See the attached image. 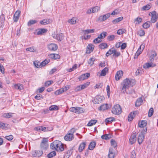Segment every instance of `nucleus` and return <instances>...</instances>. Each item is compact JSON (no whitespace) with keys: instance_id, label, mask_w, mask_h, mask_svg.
Here are the masks:
<instances>
[{"instance_id":"53","label":"nucleus","mask_w":158,"mask_h":158,"mask_svg":"<svg viewBox=\"0 0 158 158\" xmlns=\"http://www.w3.org/2000/svg\"><path fill=\"white\" fill-rule=\"evenodd\" d=\"M95 61V59L94 58H90L88 61L89 64L90 65H92L94 64V61Z\"/></svg>"},{"instance_id":"6","label":"nucleus","mask_w":158,"mask_h":158,"mask_svg":"<svg viewBox=\"0 0 158 158\" xmlns=\"http://www.w3.org/2000/svg\"><path fill=\"white\" fill-rule=\"evenodd\" d=\"M100 10V8L98 6H95L90 9H89L87 11V13L90 14L91 13H94L98 12Z\"/></svg>"},{"instance_id":"16","label":"nucleus","mask_w":158,"mask_h":158,"mask_svg":"<svg viewBox=\"0 0 158 158\" xmlns=\"http://www.w3.org/2000/svg\"><path fill=\"white\" fill-rule=\"evenodd\" d=\"M20 11H17L14 15L13 19L14 21L16 22L18 20L20 15Z\"/></svg>"},{"instance_id":"32","label":"nucleus","mask_w":158,"mask_h":158,"mask_svg":"<svg viewBox=\"0 0 158 158\" xmlns=\"http://www.w3.org/2000/svg\"><path fill=\"white\" fill-rule=\"evenodd\" d=\"M115 120V119L113 117H110L108 118H106L105 120V122L106 123V124H107V123H111L112 122H113Z\"/></svg>"},{"instance_id":"62","label":"nucleus","mask_w":158,"mask_h":158,"mask_svg":"<svg viewBox=\"0 0 158 158\" xmlns=\"http://www.w3.org/2000/svg\"><path fill=\"white\" fill-rule=\"evenodd\" d=\"M136 157V154L135 151L133 150L131 153V158H135Z\"/></svg>"},{"instance_id":"4","label":"nucleus","mask_w":158,"mask_h":158,"mask_svg":"<svg viewBox=\"0 0 158 158\" xmlns=\"http://www.w3.org/2000/svg\"><path fill=\"white\" fill-rule=\"evenodd\" d=\"M40 148L42 150H46L48 148V140L46 138H44L42 141L40 145Z\"/></svg>"},{"instance_id":"43","label":"nucleus","mask_w":158,"mask_h":158,"mask_svg":"<svg viewBox=\"0 0 158 158\" xmlns=\"http://www.w3.org/2000/svg\"><path fill=\"white\" fill-rule=\"evenodd\" d=\"M58 109V107L56 105H52L49 108V109L51 111L57 110Z\"/></svg>"},{"instance_id":"5","label":"nucleus","mask_w":158,"mask_h":158,"mask_svg":"<svg viewBox=\"0 0 158 158\" xmlns=\"http://www.w3.org/2000/svg\"><path fill=\"white\" fill-rule=\"evenodd\" d=\"M151 14L152 17L151 21L152 23H154L158 19V15L155 11L150 12L149 15H150Z\"/></svg>"},{"instance_id":"58","label":"nucleus","mask_w":158,"mask_h":158,"mask_svg":"<svg viewBox=\"0 0 158 158\" xmlns=\"http://www.w3.org/2000/svg\"><path fill=\"white\" fill-rule=\"evenodd\" d=\"M125 30L123 29H119L117 33L118 35H121L125 33Z\"/></svg>"},{"instance_id":"48","label":"nucleus","mask_w":158,"mask_h":158,"mask_svg":"<svg viewBox=\"0 0 158 158\" xmlns=\"http://www.w3.org/2000/svg\"><path fill=\"white\" fill-rule=\"evenodd\" d=\"M110 143L111 145L113 146L114 148L117 147V143L113 139H112L110 141Z\"/></svg>"},{"instance_id":"54","label":"nucleus","mask_w":158,"mask_h":158,"mask_svg":"<svg viewBox=\"0 0 158 158\" xmlns=\"http://www.w3.org/2000/svg\"><path fill=\"white\" fill-rule=\"evenodd\" d=\"M115 36L114 35H109L107 37V39L109 41L113 40L114 39Z\"/></svg>"},{"instance_id":"7","label":"nucleus","mask_w":158,"mask_h":158,"mask_svg":"<svg viewBox=\"0 0 158 158\" xmlns=\"http://www.w3.org/2000/svg\"><path fill=\"white\" fill-rule=\"evenodd\" d=\"M104 99V97L102 96H98L96 97L94 100V103L98 104L101 103Z\"/></svg>"},{"instance_id":"8","label":"nucleus","mask_w":158,"mask_h":158,"mask_svg":"<svg viewBox=\"0 0 158 158\" xmlns=\"http://www.w3.org/2000/svg\"><path fill=\"white\" fill-rule=\"evenodd\" d=\"M43 154V151H42L36 150L33 151L32 152V155L34 157L40 156Z\"/></svg>"},{"instance_id":"17","label":"nucleus","mask_w":158,"mask_h":158,"mask_svg":"<svg viewBox=\"0 0 158 158\" xmlns=\"http://www.w3.org/2000/svg\"><path fill=\"white\" fill-rule=\"evenodd\" d=\"M74 138V135L72 134H68L64 137V139L66 141H70Z\"/></svg>"},{"instance_id":"26","label":"nucleus","mask_w":158,"mask_h":158,"mask_svg":"<svg viewBox=\"0 0 158 158\" xmlns=\"http://www.w3.org/2000/svg\"><path fill=\"white\" fill-rule=\"evenodd\" d=\"M108 69L107 67L105 68L103 70H102L100 73V76H105L107 72H108Z\"/></svg>"},{"instance_id":"24","label":"nucleus","mask_w":158,"mask_h":158,"mask_svg":"<svg viewBox=\"0 0 158 158\" xmlns=\"http://www.w3.org/2000/svg\"><path fill=\"white\" fill-rule=\"evenodd\" d=\"M112 135L110 134H105L101 136L102 139L108 140L111 138Z\"/></svg>"},{"instance_id":"15","label":"nucleus","mask_w":158,"mask_h":158,"mask_svg":"<svg viewBox=\"0 0 158 158\" xmlns=\"http://www.w3.org/2000/svg\"><path fill=\"white\" fill-rule=\"evenodd\" d=\"M123 75V72L122 71H119L117 72L115 76V79L116 81L119 80Z\"/></svg>"},{"instance_id":"60","label":"nucleus","mask_w":158,"mask_h":158,"mask_svg":"<svg viewBox=\"0 0 158 158\" xmlns=\"http://www.w3.org/2000/svg\"><path fill=\"white\" fill-rule=\"evenodd\" d=\"M94 31V29H87L85 30L84 31L85 32V33L86 34H88L89 33H93Z\"/></svg>"},{"instance_id":"42","label":"nucleus","mask_w":158,"mask_h":158,"mask_svg":"<svg viewBox=\"0 0 158 158\" xmlns=\"http://www.w3.org/2000/svg\"><path fill=\"white\" fill-rule=\"evenodd\" d=\"M56 153L55 151H52L47 155L48 158H51L56 155Z\"/></svg>"},{"instance_id":"28","label":"nucleus","mask_w":158,"mask_h":158,"mask_svg":"<svg viewBox=\"0 0 158 158\" xmlns=\"http://www.w3.org/2000/svg\"><path fill=\"white\" fill-rule=\"evenodd\" d=\"M50 22V20L49 19H46L40 21V23L41 24L46 25L49 24Z\"/></svg>"},{"instance_id":"29","label":"nucleus","mask_w":158,"mask_h":158,"mask_svg":"<svg viewBox=\"0 0 158 158\" xmlns=\"http://www.w3.org/2000/svg\"><path fill=\"white\" fill-rule=\"evenodd\" d=\"M96 144L95 142H91L89 145L88 149L90 150H93L95 148Z\"/></svg>"},{"instance_id":"39","label":"nucleus","mask_w":158,"mask_h":158,"mask_svg":"<svg viewBox=\"0 0 158 158\" xmlns=\"http://www.w3.org/2000/svg\"><path fill=\"white\" fill-rule=\"evenodd\" d=\"M47 31V30L44 29L42 28L40 29L39 31L37 32V35H41L42 33H44Z\"/></svg>"},{"instance_id":"38","label":"nucleus","mask_w":158,"mask_h":158,"mask_svg":"<svg viewBox=\"0 0 158 158\" xmlns=\"http://www.w3.org/2000/svg\"><path fill=\"white\" fill-rule=\"evenodd\" d=\"M107 34H108L107 32L105 31H103L98 36V37H99L101 39H103L105 38Z\"/></svg>"},{"instance_id":"36","label":"nucleus","mask_w":158,"mask_h":158,"mask_svg":"<svg viewBox=\"0 0 158 158\" xmlns=\"http://www.w3.org/2000/svg\"><path fill=\"white\" fill-rule=\"evenodd\" d=\"M64 91V88H61L56 91L55 92V94L56 95H58L62 94Z\"/></svg>"},{"instance_id":"57","label":"nucleus","mask_w":158,"mask_h":158,"mask_svg":"<svg viewBox=\"0 0 158 158\" xmlns=\"http://www.w3.org/2000/svg\"><path fill=\"white\" fill-rule=\"evenodd\" d=\"M5 138L8 140H11L13 139V136L12 135H10L8 136H6Z\"/></svg>"},{"instance_id":"52","label":"nucleus","mask_w":158,"mask_h":158,"mask_svg":"<svg viewBox=\"0 0 158 158\" xmlns=\"http://www.w3.org/2000/svg\"><path fill=\"white\" fill-rule=\"evenodd\" d=\"M26 50L29 51L31 52H35L36 51V50L34 48V47H31L27 48L26 49Z\"/></svg>"},{"instance_id":"59","label":"nucleus","mask_w":158,"mask_h":158,"mask_svg":"<svg viewBox=\"0 0 158 158\" xmlns=\"http://www.w3.org/2000/svg\"><path fill=\"white\" fill-rule=\"evenodd\" d=\"M143 129L141 130V133L140 134H142L143 135H144V134H146L147 129L146 127L143 128Z\"/></svg>"},{"instance_id":"19","label":"nucleus","mask_w":158,"mask_h":158,"mask_svg":"<svg viewBox=\"0 0 158 158\" xmlns=\"http://www.w3.org/2000/svg\"><path fill=\"white\" fill-rule=\"evenodd\" d=\"M136 113V111L131 112L129 114L128 118V119L129 121H131L133 120L135 116Z\"/></svg>"},{"instance_id":"22","label":"nucleus","mask_w":158,"mask_h":158,"mask_svg":"<svg viewBox=\"0 0 158 158\" xmlns=\"http://www.w3.org/2000/svg\"><path fill=\"white\" fill-rule=\"evenodd\" d=\"M14 88L15 89L18 90H22L23 89V85L20 84H15L14 85Z\"/></svg>"},{"instance_id":"11","label":"nucleus","mask_w":158,"mask_h":158,"mask_svg":"<svg viewBox=\"0 0 158 158\" xmlns=\"http://www.w3.org/2000/svg\"><path fill=\"white\" fill-rule=\"evenodd\" d=\"M90 76V73H86L81 75L79 77V79L80 81H82L85 79H86L89 78Z\"/></svg>"},{"instance_id":"34","label":"nucleus","mask_w":158,"mask_h":158,"mask_svg":"<svg viewBox=\"0 0 158 158\" xmlns=\"http://www.w3.org/2000/svg\"><path fill=\"white\" fill-rule=\"evenodd\" d=\"M142 102L143 100L142 98H139L137 99L135 102V105L136 106H139L141 105Z\"/></svg>"},{"instance_id":"3","label":"nucleus","mask_w":158,"mask_h":158,"mask_svg":"<svg viewBox=\"0 0 158 158\" xmlns=\"http://www.w3.org/2000/svg\"><path fill=\"white\" fill-rule=\"evenodd\" d=\"M112 113L115 114H119L122 112V109L120 105L117 104L112 108Z\"/></svg>"},{"instance_id":"21","label":"nucleus","mask_w":158,"mask_h":158,"mask_svg":"<svg viewBox=\"0 0 158 158\" xmlns=\"http://www.w3.org/2000/svg\"><path fill=\"white\" fill-rule=\"evenodd\" d=\"M86 144L85 142H83L81 143L79 146L78 148L79 151L80 152H82L85 148Z\"/></svg>"},{"instance_id":"33","label":"nucleus","mask_w":158,"mask_h":158,"mask_svg":"<svg viewBox=\"0 0 158 158\" xmlns=\"http://www.w3.org/2000/svg\"><path fill=\"white\" fill-rule=\"evenodd\" d=\"M64 38L63 35L62 33H59L56 35V39L58 40L61 41Z\"/></svg>"},{"instance_id":"35","label":"nucleus","mask_w":158,"mask_h":158,"mask_svg":"<svg viewBox=\"0 0 158 158\" xmlns=\"http://www.w3.org/2000/svg\"><path fill=\"white\" fill-rule=\"evenodd\" d=\"M97 122V120H92L89 122L87 124L88 126H91L95 124Z\"/></svg>"},{"instance_id":"55","label":"nucleus","mask_w":158,"mask_h":158,"mask_svg":"<svg viewBox=\"0 0 158 158\" xmlns=\"http://www.w3.org/2000/svg\"><path fill=\"white\" fill-rule=\"evenodd\" d=\"M40 62H37V61H35L34 62V64L36 68H40L42 67V66L40 64Z\"/></svg>"},{"instance_id":"12","label":"nucleus","mask_w":158,"mask_h":158,"mask_svg":"<svg viewBox=\"0 0 158 158\" xmlns=\"http://www.w3.org/2000/svg\"><path fill=\"white\" fill-rule=\"evenodd\" d=\"M48 47L49 50L53 51H56L58 48L57 45L55 44H51Z\"/></svg>"},{"instance_id":"18","label":"nucleus","mask_w":158,"mask_h":158,"mask_svg":"<svg viewBox=\"0 0 158 158\" xmlns=\"http://www.w3.org/2000/svg\"><path fill=\"white\" fill-rule=\"evenodd\" d=\"M144 138V135H143L142 134H139L138 138V142L139 144H140L142 143Z\"/></svg>"},{"instance_id":"25","label":"nucleus","mask_w":158,"mask_h":158,"mask_svg":"<svg viewBox=\"0 0 158 158\" xmlns=\"http://www.w3.org/2000/svg\"><path fill=\"white\" fill-rule=\"evenodd\" d=\"M108 108L109 107L108 106V104H106L101 105L99 107L98 109L100 110H105L108 109Z\"/></svg>"},{"instance_id":"9","label":"nucleus","mask_w":158,"mask_h":158,"mask_svg":"<svg viewBox=\"0 0 158 158\" xmlns=\"http://www.w3.org/2000/svg\"><path fill=\"white\" fill-rule=\"evenodd\" d=\"M94 46L92 44H89L88 46L86 51V53L87 54H89L94 50Z\"/></svg>"},{"instance_id":"45","label":"nucleus","mask_w":158,"mask_h":158,"mask_svg":"<svg viewBox=\"0 0 158 158\" xmlns=\"http://www.w3.org/2000/svg\"><path fill=\"white\" fill-rule=\"evenodd\" d=\"M154 113V109L152 107H151L149 110L148 112V116L151 117L153 115Z\"/></svg>"},{"instance_id":"2","label":"nucleus","mask_w":158,"mask_h":158,"mask_svg":"<svg viewBox=\"0 0 158 158\" xmlns=\"http://www.w3.org/2000/svg\"><path fill=\"white\" fill-rule=\"evenodd\" d=\"M123 85L122 88V90L123 92L126 90V89L128 88L130 86H133L135 84V80L132 79H128L124 80L123 81Z\"/></svg>"},{"instance_id":"51","label":"nucleus","mask_w":158,"mask_h":158,"mask_svg":"<svg viewBox=\"0 0 158 158\" xmlns=\"http://www.w3.org/2000/svg\"><path fill=\"white\" fill-rule=\"evenodd\" d=\"M35 99L39 100L43 99L44 97L40 94H38L35 97Z\"/></svg>"},{"instance_id":"10","label":"nucleus","mask_w":158,"mask_h":158,"mask_svg":"<svg viewBox=\"0 0 158 158\" xmlns=\"http://www.w3.org/2000/svg\"><path fill=\"white\" fill-rule=\"evenodd\" d=\"M110 15V14L108 13L104 15L101 16L99 17V20L101 22L104 21L109 17Z\"/></svg>"},{"instance_id":"27","label":"nucleus","mask_w":158,"mask_h":158,"mask_svg":"<svg viewBox=\"0 0 158 158\" xmlns=\"http://www.w3.org/2000/svg\"><path fill=\"white\" fill-rule=\"evenodd\" d=\"M113 52V56L115 58L118 57L121 55L120 52H119L117 51L116 49H114Z\"/></svg>"},{"instance_id":"63","label":"nucleus","mask_w":158,"mask_h":158,"mask_svg":"<svg viewBox=\"0 0 158 158\" xmlns=\"http://www.w3.org/2000/svg\"><path fill=\"white\" fill-rule=\"evenodd\" d=\"M138 34L140 36H143L145 35V32L143 30H140L138 32Z\"/></svg>"},{"instance_id":"13","label":"nucleus","mask_w":158,"mask_h":158,"mask_svg":"<svg viewBox=\"0 0 158 158\" xmlns=\"http://www.w3.org/2000/svg\"><path fill=\"white\" fill-rule=\"evenodd\" d=\"M136 141V135L135 133L132 134L129 139L130 143L132 145L135 143Z\"/></svg>"},{"instance_id":"50","label":"nucleus","mask_w":158,"mask_h":158,"mask_svg":"<svg viewBox=\"0 0 158 158\" xmlns=\"http://www.w3.org/2000/svg\"><path fill=\"white\" fill-rule=\"evenodd\" d=\"M37 21L35 20H30L27 23V25L28 26L33 25L37 22Z\"/></svg>"},{"instance_id":"20","label":"nucleus","mask_w":158,"mask_h":158,"mask_svg":"<svg viewBox=\"0 0 158 158\" xmlns=\"http://www.w3.org/2000/svg\"><path fill=\"white\" fill-rule=\"evenodd\" d=\"M49 57L52 59L56 60L59 59L60 56V55L56 54H51L49 55Z\"/></svg>"},{"instance_id":"1","label":"nucleus","mask_w":158,"mask_h":158,"mask_svg":"<svg viewBox=\"0 0 158 158\" xmlns=\"http://www.w3.org/2000/svg\"><path fill=\"white\" fill-rule=\"evenodd\" d=\"M50 147L52 149H55L57 152H61L64 150V144L61 141L56 140L51 143Z\"/></svg>"},{"instance_id":"47","label":"nucleus","mask_w":158,"mask_h":158,"mask_svg":"<svg viewBox=\"0 0 158 158\" xmlns=\"http://www.w3.org/2000/svg\"><path fill=\"white\" fill-rule=\"evenodd\" d=\"M89 82H87L86 83H84L83 85H81V89H83L86 88L89 85Z\"/></svg>"},{"instance_id":"14","label":"nucleus","mask_w":158,"mask_h":158,"mask_svg":"<svg viewBox=\"0 0 158 158\" xmlns=\"http://www.w3.org/2000/svg\"><path fill=\"white\" fill-rule=\"evenodd\" d=\"M115 155V153L114 152L113 149L112 148H110L108 155V158H114Z\"/></svg>"},{"instance_id":"46","label":"nucleus","mask_w":158,"mask_h":158,"mask_svg":"<svg viewBox=\"0 0 158 158\" xmlns=\"http://www.w3.org/2000/svg\"><path fill=\"white\" fill-rule=\"evenodd\" d=\"M102 41V40L99 38V37H98L97 38L94 40L93 42L94 44H96L101 42Z\"/></svg>"},{"instance_id":"41","label":"nucleus","mask_w":158,"mask_h":158,"mask_svg":"<svg viewBox=\"0 0 158 158\" xmlns=\"http://www.w3.org/2000/svg\"><path fill=\"white\" fill-rule=\"evenodd\" d=\"M150 21H147L143 24V27L144 28H148L150 26Z\"/></svg>"},{"instance_id":"56","label":"nucleus","mask_w":158,"mask_h":158,"mask_svg":"<svg viewBox=\"0 0 158 158\" xmlns=\"http://www.w3.org/2000/svg\"><path fill=\"white\" fill-rule=\"evenodd\" d=\"M151 8L149 4H147L146 6L143 7L142 9L144 10H148Z\"/></svg>"},{"instance_id":"64","label":"nucleus","mask_w":158,"mask_h":158,"mask_svg":"<svg viewBox=\"0 0 158 158\" xmlns=\"http://www.w3.org/2000/svg\"><path fill=\"white\" fill-rule=\"evenodd\" d=\"M152 64L151 63H146L145 64L146 66H144L143 67L145 69L149 68V67L152 66Z\"/></svg>"},{"instance_id":"61","label":"nucleus","mask_w":158,"mask_h":158,"mask_svg":"<svg viewBox=\"0 0 158 158\" xmlns=\"http://www.w3.org/2000/svg\"><path fill=\"white\" fill-rule=\"evenodd\" d=\"M52 83H53V81H48L45 82V85L46 87H48L51 85Z\"/></svg>"},{"instance_id":"49","label":"nucleus","mask_w":158,"mask_h":158,"mask_svg":"<svg viewBox=\"0 0 158 158\" xmlns=\"http://www.w3.org/2000/svg\"><path fill=\"white\" fill-rule=\"evenodd\" d=\"M68 22L72 24H75L76 23V19L75 18H73L69 20Z\"/></svg>"},{"instance_id":"44","label":"nucleus","mask_w":158,"mask_h":158,"mask_svg":"<svg viewBox=\"0 0 158 158\" xmlns=\"http://www.w3.org/2000/svg\"><path fill=\"white\" fill-rule=\"evenodd\" d=\"M76 113H81L84 112L83 108L78 107H76Z\"/></svg>"},{"instance_id":"30","label":"nucleus","mask_w":158,"mask_h":158,"mask_svg":"<svg viewBox=\"0 0 158 158\" xmlns=\"http://www.w3.org/2000/svg\"><path fill=\"white\" fill-rule=\"evenodd\" d=\"M53 129L52 127H44L42 126V129H41V131H51Z\"/></svg>"},{"instance_id":"31","label":"nucleus","mask_w":158,"mask_h":158,"mask_svg":"<svg viewBox=\"0 0 158 158\" xmlns=\"http://www.w3.org/2000/svg\"><path fill=\"white\" fill-rule=\"evenodd\" d=\"M123 19V17H119V18H117L115 19L114 20H113L112 21V22L113 24H115L118 23V22L122 21Z\"/></svg>"},{"instance_id":"40","label":"nucleus","mask_w":158,"mask_h":158,"mask_svg":"<svg viewBox=\"0 0 158 158\" xmlns=\"http://www.w3.org/2000/svg\"><path fill=\"white\" fill-rule=\"evenodd\" d=\"M153 54L151 55L150 57V61L151 62L153 61L154 60V58L155 56H157V53L155 51H153L152 52Z\"/></svg>"},{"instance_id":"23","label":"nucleus","mask_w":158,"mask_h":158,"mask_svg":"<svg viewBox=\"0 0 158 158\" xmlns=\"http://www.w3.org/2000/svg\"><path fill=\"white\" fill-rule=\"evenodd\" d=\"M147 125V123L146 121L142 120L138 123V125L140 128H144Z\"/></svg>"},{"instance_id":"37","label":"nucleus","mask_w":158,"mask_h":158,"mask_svg":"<svg viewBox=\"0 0 158 158\" xmlns=\"http://www.w3.org/2000/svg\"><path fill=\"white\" fill-rule=\"evenodd\" d=\"M99 47L101 49H104L108 47V45L106 43H102L99 44Z\"/></svg>"}]
</instances>
